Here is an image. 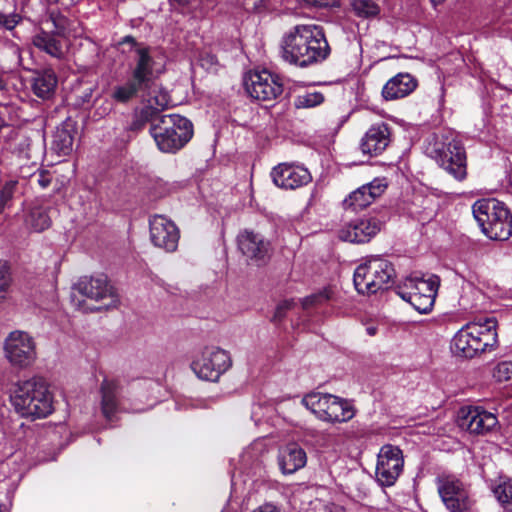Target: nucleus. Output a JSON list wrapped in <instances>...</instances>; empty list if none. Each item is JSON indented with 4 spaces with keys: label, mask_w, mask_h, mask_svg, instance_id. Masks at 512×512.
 I'll use <instances>...</instances> for the list:
<instances>
[{
    "label": "nucleus",
    "mask_w": 512,
    "mask_h": 512,
    "mask_svg": "<svg viewBox=\"0 0 512 512\" xmlns=\"http://www.w3.org/2000/svg\"><path fill=\"white\" fill-rule=\"evenodd\" d=\"M391 142V131L384 122L373 124L364 134L360 142V150L369 156L380 155Z\"/></svg>",
    "instance_id": "nucleus-21"
},
{
    "label": "nucleus",
    "mask_w": 512,
    "mask_h": 512,
    "mask_svg": "<svg viewBox=\"0 0 512 512\" xmlns=\"http://www.w3.org/2000/svg\"><path fill=\"white\" fill-rule=\"evenodd\" d=\"M238 247L249 259L264 263L269 258V242L252 231L245 230L238 235Z\"/></svg>",
    "instance_id": "nucleus-22"
},
{
    "label": "nucleus",
    "mask_w": 512,
    "mask_h": 512,
    "mask_svg": "<svg viewBox=\"0 0 512 512\" xmlns=\"http://www.w3.org/2000/svg\"><path fill=\"white\" fill-rule=\"evenodd\" d=\"M387 184L384 180L374 179L372 182L362 185L353 192H351L343 201L345 210L354 212L360 211L371 205L378 197H380Z\"/></svg>",
    "instance_id": "nucleus-20"
},
{
    "label": "nucleus",
    "mask_w": 512,
    "mask_h": 512,
    "mask_svg": "<svg viewBox=\"0 0 512 512\" xmlns=\"http://www.w3.org/2000/svg\"><path fill=\"white\" fill-rule=\"evenodd\" d=\"M23 192V183L11 177L0 183V214L12 205L13 199Z\"/></svg>",
    "instance_id": "nucleus-32"
},
{
    "label": "nucleus",
    "mask_w": 512,
    "mask_h": 512,
    "mask_svg": "<svg viewBox=\"0 0 512 512\" xmlns=\"http://www.w3.org/2000/svg\"><path fill=\"white\" fill-rule=\"evenodd\" d=\"M252 512H281V509L271 502H266L255 508Z\"/></svg>",
    "instance_id": "nucleus-48"
},
{
    "label": "nucleus",
    "mask_w": 512,
    "mask_h": 512,
    "mask_svg": "<svg viewBox=\"0 0 512 512\" xmlns=\"http://www.w3.org/2000/svg\"><path fill=\"white\" fill-rule=\"evenodd\" d=\"M47 15L54 28L52 32L68 38L73 31V22L58 9L48 10Z\"/></svg>",
    "instance_id": "nucleus-33"
},
{
    "label": "nucleus",
    "mask_w": 512,
    "mask_h": 512,
    "mask_svg": "<svg viewBox=\"0 0 512 512\" xmlns=\"http://www.w3.org/2000/svg\"><path fill=\"white\" fill-rule=\"evenodd\" d=\"M100 391L101 412L105 419H107L108 421H112L115 414L120 410V384L116 380L105 379L101 384Z\"/></svg>",
    "instance_id": "nucleus-25"
},
{
    "label": "nucleus",
    "mask_w": 512,
    "mask_h": 512,
    "mask_svg": "<svg viewBox=\"0 0 512 512\" xmlns=\"http://www.w3.org/2000/svg\"><path fill=\"white\" fill-rule=\"evenodd\" d=\"M329 54L330 46L324 29L318 25H296L282 41V58L299 67L320 63Z\"/></svg>",
    "instance_id": "nucleus-1"
},
{
    "label": "nucleus",
    "mask_w": 512,
    "mask_h": 512,
    "mask_svg": "<svg viewBox=\"0 0 512 512\" xmlns=\"http://www.w3.org/2000/svg\"><path fill=\"white\" fill-rule=\"evenodd\" d=\"M493 377L499 382L511 380L512 361H503L499 363L494 369Z\"/></svg>",
    "instance_id": "nucleus-40"
},
{
    "label": "nucleus",
    "mask_w": 512,
    "mask_h": 512,
    "mask_svg": "<svg viewBox=\"0 0 512 512\" xmlns=\"http://www.w3.org/2000/svg\"><path fill=\"white\" fill-rule=\"evenodd\" d=\"M495 318L480 319L466 324L453 337L451 349L457 356L473 358L497 344Z\"/></svg>",
    "instance_id": "nucleus-4"
},
{
    "label": "nucleus",
    "mask_w": 512,
    "mask_h": 512,
    "mask_svg": "<svg viewBox=\"0 0 512 512\" xmlns=\"http://www.w3.org/2000/svg\"><path fill=\"white\" fill-rule=\"evenodd\" d=\"M302 404L320 420L329 423L348 422L355 416L352 403L332 394L313 392L302 399Z\"/></svg>",
    "instance_id": "nucleus-10"
},
{
    "label": "nucleus",
    "mask_w": 512,
    "mask_h": 512,
    "mask_svg": "<svg viewBox=\"0 0 512 512\" xmlns=\"http://www.w3.org/2000/svg\"><path fill=\"white\" fill-rule=\"evenodd\" d=\"M147 122L142 120V117L136 112L135 118L131 123V129L134 131L141 130Z\"/></svg>",
    "instance_id": "nucleus-49"
},
{
    "label": "nucleus",
    "mask_w": 512,
    "mask_h": 512,
    "mask_svg": "<svg viewBox=\"0 0 512 512\" xmlns=\"http://www.w3.org/2000/svg\"><path fill=\"white\" fill-rule=\"evenodd\" d=\"M324 101L322 93L313 91L299 94L294 99V106L298 109L313 108Z\"/></svg>",
    "instance_id": "nucleus-35"
},
{
    "label": "nucleus",
    "mask_w": 512,
    "mask_h": 512,
    "mask_svg": "<svg viewBox=\"0 0 512 512\" xmlns=\"http://www.w3.org/2000/svg\"><path fill=\"white\" fill-rule=\"evenodd\" d=\"M11 285L9 268L5 262L0 261V301L6 297Z\"/></svg>",
    "instance_id": "nucleus-41"
},
{
    "label": "nucleus",
    "mask_w": 512,
    "mask_h": 512,
    "mask_svg": "<svg viewBox=\"0 0 512 512\" xmlns=\"http://www.w3.org/2000/svg\"><path fill=\"white\" fill-rule=\"evenodd\" d=\"M74 126L65 122L53 134L51 149L59 156H67L73 150Z\"/></svg>",
    "instance_id": "nucleus-29"
},
{
    "label": "nucleus",
    "mask_w": 512,
    "mask_h": 512,
    "mask_svg": "<svg viewBox=\"0 0 512 512\" xmlns=\"http://www.w3.org/2000/svg\"><path fill=\"white\" fill-rule=\"evenodd\" d=\"M333 298V291L331 288H324L322 291L312 294L302 300L304 309L322 305Z\"/></svg>",
    "instance_id": "nucleus-38"
},
{
    "label": "nucleus",
    "mask_w": 512,
    "mask_h": 512,
    "mask_svg": "<svg viewBox=\"0 0 512 512\" xmlns=\"http://www.w3.org/2000/svg\"><path fill=\"white\" fill-rule=\"evenodd\" d=\"M161 111L159 107H155L153 104L148 103L144 106L138 114L142 117V120L147 123L154 124L162 115H159Z\"/></svg>",
    "instance_id": "nucleus-42"
},
{
    "label": "nucleus",
    "mask_w": 512,
    "mask_h": 512,
    "mask_svg": "<svg viewBox=\"0 0 512 512\" xmlns=\"http://www.w3.org/2000/svg\"><path fill=\"white\" fill-rule=\"evenodd\" d=\"M278 462L284 474H292L305 466L306 452L295 443L288 444L280 451Z\"/></svg>",
    "instance_id": "nucleus-26"
},
{
    "label": "nucleus",
    "mask_w": 512,
    "mask_h": 512,
    "mask_svg": "<svg viewBox=\"0 0 512 512\" xmlns=\"http://www.w3.org/2000/svg\"><path fill=\"white\" fill-rule=\"evenodd\" d=\"M271 176L276 186L283 189H297L311 182L310 172L303 166L281 163L274 167Z\"/></svg>",
    "instance_id": "nucleus-18"
},
{
    "label": "nucleus",
    "mask_w": 512,
    "mask_h": 512,
    "mask_svg": "<svg viewBox=\"0 0 512 512\" xmlns=\"http://www.w3.org/2000/svg\"><path fill=\"white\" fill-rule=\"evenodd\" d=\"M404 467V457L397 446L386 444L377 455L375 479L383 487L393 486Z\"/></svg>",
    "instance_id": "nucleus-14"
},
{
    "label": "nucleus",
    "mask_w": 512,
    "mask_h": 512,
    "mask_svg": "<svg viewBox=\"0 0 512 512\" xmlns=\"http://www.w3.org/2000/svg\"><path fill=\"white\" fill-rule=\"evenodd\" d=\"M382 225L377 218L359 219L343 226L338 232V237L350 243H366L380 232Z\"/></svg>",
    "instance_id": "nucleus-19"
},
{
    "label": "nucleus",
    "mask_w": 512,
    "mask_h": 512,
    "mask_svg": "<svg viewBox=\"0 0 512 512\" xmlns=\"http://www.w3.org/2000/svg\"><path fill=\"white\" fill-rule=\"evenodd\" d=\"M427 155L457 181L467 176L464 146L451 132L434 133L428 138Z\"/></svg>",
    "instance_id": "nucleus-3"
},
{
    "label": "nucleus",
    "mask_w": 512,
    "mask_h": 512,
    "mask_svg": "<svg viewBox=\"0 0 512 512\" xmlns=\"http://www.w3.org/2000/svg\"><path fill=\"white\" fill-rule=\"evenodd\" d=\"M366 332L370 336H375L377 334V327L374 325L367 326Z\"/></svg>",
    "instance_id": "nucleus-52"
},
{
    "label": "nucleus",
    "mask_w": 512,
    "mask_h": 512,
    "mask_svg": "<svg viewBox=\"0 0 512 512\" xmlns=\"http://www.w3.org/2000/svg\"><path fill=\"white\" fill-rule=\"evenodd\" d=\"M16 152L21 160L34 161L33 144L29 138L20 140L17 144Z\"/></svg>",
    "instance_id": "nucleus-39"
},
{
    "label": "nucleus",
    "mask_w": 512,
    "mask_h": 512,
    "mask_svg": "<svg viewBox=\"0 0 512 512\" xmlns=\"http://www.w3.org/2000/svg\"><path fill=\"white\" fill-rule=\"evenodd\" d=\"M498 424L497 417L481 407H462L458 414V425L472 434H485Z\"/></svg>",
    "instance_id": "nucleus-17"
},
{
    "label": "nucleus",
    "mask_w": 512,
    "mask_h": 512,
    "mask_svg": "<svg viewBox=\"0 0 512 512\" xmlns=\"http://www.w3.org/2000/svg\"><path fill=\"white\" fill-rule=\"evenodd\" d=\"M417 87V80L409 73H398L386 82L382 89L385 100L404 98Z\"/></svg>",
    "instance_id": "nucleus-24"
},
{
    "label": "nucleus",
    "mask_w": 512,
    "mask_h": 512,
    "mask_svg": "<svg viewBox=\"0 0 512 512\" xmlns=\"http://www.w3.org/2000/svg\"><path fill=\"white\" fill-rule=\"evenodd\" d=\"M124 43H129L131 44L132 46H136V48L138 47L135 39L132 37V36H126L123 38V40L121 41V44H124Z\"/></svg>",
    "instance_id": "nucleus-51"
},
{
    "label": "nucleus",
    "mask_w": 512,
    "mask_h": 512,
    "mask_svg": "<svg viewBox=\"0 0 512 512\" xmlns=\"http://www.w3.org/2000/svg\"><path fill=\"white\" fill-rule=\"evenodd\" d=\"M72 301L83 311L116 307L119 298L105 276L83 277L74 286Z\"/></svg>",
    "instance_id": "nucleus-6"
},
{
    "label": "nucleus",
    "mask_w": 512,
    "mask_h": 512,
    "mask_svg": "<svg viewBox=\"0 0 512 512\" xmlns=\"http://www.w3.org/2000/svg\"><path fill=\"white\" fill-rule=\"evenodd\" d=\"M152 243L166 252H174L178 247L180 232L173 221L163 215H154L149 220Z\"/></svg>",
    "instance_id": "nucleus-16"
},
{
    "label": "nucleus",
    "mask_w": 512,
    "mask_h": 512,
    "mask_svg": "<svg viewBox=\"0 0 512 512\" xmlns=\"http://www.w3.org/2000/svg\"><path fill=\"white\" fill-rule=\"evenodd\" d=\"M46 5H56L60 3L61 0H41Z\"/></svg>",
    "instance_id": "nucleus-53"
},
{
    "label": "nucleus",
    "mask_w": 512,
    "mask_h": 512,
    "mask_svg": "<svg viewBox=\"0 0 512 512\" xmlns=\"http://www.w3.org/2000/svg\"><path fill=\"white\" fill-rule=\"evenodd\" d=\"M51 208L46 205L34 203L25 215V225L34 232H42L51 226Z\"/></svg>",
    "instance_id": "nucleus-28"
},
{
    "label": "nucleus",
    "mask_w": 512,
    "mask_h": 512,
    "mask_svg": "<svg viewBox=\"0 0 512 512\" xmlns=\"http://www.w3.org/2000/svg\"><path fill=\"white\" fill-rule=\"evenodd\" d=\"M57 77L53 70L38 72L33 78L32 90L41 99H49L56 88Z\"/></svg>",
    "instance_id": "nucleus-31"
},
{
    "label": "nucleus",
    "mask_w": 512,
    "mask_h": 512,
    "mask_svg": "<svg viewBox=\"0 0 512 512\" xmlns=\"http://www.w3.org/2000/svg\"><path fill=\"white\" fill-rule=\"evenodd\" d=\"M36 161H31L30 166L22 165L19 168V178H17L20 182L23 183V187L25 186L26 178L32 176L34 177L35 173L32 170L36 169Z\"/></svg>",
    "instance_id": "nucleus-45"
},
{
    "label": "nucleus",
    "mask_w": 512,
    "mask_h": 512,
    "mask_svg": "<svg viewBox=\"0 0 512 512\" xmlns=\"http://www.w3.org/2000/svg\"><path fill=\"white\" fill-rule=\"evenodd\" d=\"M483 233L493 240H507L512 235V215L507 206L496 199H481L472 207Z\"/></svg>",
    "instance_id": "nucleus-7"
},
{
    "label": "nucleus",
    "mask_w": 512,
    "mask_h": 512,
    "mask_svg": "<svg viewBox=\"0 0 512 512\" xmlns=\"http://www.w3.org/2000/svg\"><path fill=\"white\" fill-rule=\"evenodd\" d=\"M494 494L501 506L508 512H512V482L499 484Z\"/></svg>",
    "instance_id": "nucleus-37"
},
{
    "label": "nucleus",
    "mask_w": 512,
    "mask_h": 512,
    "mask_svg": "<svg viewBox=\"0 0 512 512\" xmlns=\"http://www.w3.org/2000/svg\"><path fill=\"white\" fill-rule=\"evenodd\" d=\"M171 5L175 7H185L187 6L191 0H168Z\"/></svg>",
    "instance_id": "nucleus-50"
},
{
    "label": "nucleus",
    "mask_w": 512,
    "mask_h": 512,
    "mask_svg": "<svg viewBox=\"0 0 512 512\" xmlns=\"http://www.w3.org/2000/svg\"><path fill=\"white\" fill-rule=\"evenodd\" d=\"M147 89L150 88L131 76L126 82L113 87L111 98L118 103L125 104L139 95L143 96Z\"/></svg>",
    "instance_id": "nucleus-30"
},
{
    "label": "nucleus",
    "mask_w": 512,
    "mask_h": 512,
    "mask_svg": "<svg viewBox=\"0 0 512 512\" xmlns=\"http://www.w3.org/2000/svg\"><path fill=\"white\" fill-rule=\"evenodd\" d=\"M4 353L12 366L20 369L30 367L36 360L35 342L28 333L13 331L5 339Z\"/></svg>",
    "instance_id": "nucleus-13"
},
{
    "label": "nucleus",
    "mask_w": 512,
    "mask_h": 512,
    "mask_svg": "<svg viewBox=\"0 0 512 512\" xmlns=\"http://www.w3.org/2000/svg\"><path fill=\"white\" fill-rule=\"evenodd\" d=\"M135 52V67L131 76L151 89L154 60L150 54V48L138 46Z\"/></svg>",
    "instance_id": "nucleus-27"
},
{
    "label": "nucleus",
    "mask_w": 512,
    "mask_h": 512,
    "mask_svg": "<svg viewBox=\"0 0 512 512\" xmlns=\"http://www.w3.org/2000/svg\"><path fill=\"white\" fill-rule=\"evenodd\" d=\"M150 134L161 152L176 153L191 140L193 124L179 114L162 115L150 126Z\"/></svg>",
    "instance_id": "nucleus-5"
},
{
    "label": "nucleus",
    "mask_w": 512,
    "mask_h": 512,
    "mask_svg": "<svg viewBox=\"0 0 512 512\" xmlns=\"http://www.w3.org/2000/svg\"><path fill=\"white\" fill-rule=\"evenodd\" d=\"M6 84L4 80L0 77V90H3L5 88Z\"/></svg>",
    "instance_id": "nucleus-55"
},
{
    "label": "nucleus",
    "mask_w": 512,
    "mask_h": 512,
    "mask_svg": "<svg viewBox=\"0 0 512 512\" xmlns=\"http://www.w3.org/2000/svg\"><path fill=\"white\" fill-rule=\"evenodd\" d=\"M292 305H293V302L289 301V300H285V301L281 302L275 310L273 320L281 321L285 317L286 312L289 309H291Z\"/></svg>",
    "instance_id": "nucleus-46"
},
{
    "label": "nucleus",
    "mask_w": 512,
    "mask_h": 512,
    "mask_svg": "<svg viewBox=\"0 0 512 512\" xmlns=\"http://www.w3.org/2000/svg\"><path fill=\"white\" fill-rule=\"evenodd\" d=\"M21 16L17 13H4L0 11V27L6 30H13L21 21Z\"/></svg>",
    "instance_id": "nucleus-43"
},
{
    "label": "nucleus",
    "mask_w": 512,
    "mask_h": 512,
    "mask_svg": "<svg viewBox=\"0 0 512 512\" xmlns=\"http://www.w3.org/2000/svg\"><path fill=\"white\" fill-rule=\"evenodd\" d=\"M34 177L41 188H47L51 183V176L46 171H41L40 173L35 174Z\"/></svg>",
    "instance_id": "nucleus-47"
},
{
    "label": "nucleus",
    "mask_w": 512,
    "mask_h": 512,
    "mask_svg": "<svg viewBox=\"0 0 512 512\" xmlns=\"http://www.w3.org/2000/svg\"><path fill=\"white\" fill-rule=\"evenodd\" d=\"M246 92L258 101H271L283 92V85L277 75L267 70L250 72L244 79Z\"/></svg>",
    "instance_id": "nucleus-15"
},
{
    "label": "nucleus",
    "mask_w": 512,
    "mask_h": 512,
    "mask_svg": "<svg viewBox=\"0 0 512 512\" xmlns=\"http://www.w3.org/2000/svg\"><path fill=\"white\" fill-rule=\"evenodd\" d=\"M351 6L355 14L362 18H373L380 12L379 6L372 0H352Z\"/></svg>",
    "instance_id": "nucleus-34"
},
{
    "label": "nucleus",
    "mask_w": 512,
    "mask_h": 512,
    "mask_svg": "<svg viewBox=\"0 0 512 512\" xmlns=\"http://www.w3.org/2000/svg\"><path fill=\"white\" fill-rule=\"evenodd\" d=\"M88 90H89V92L85 93V96L83 98V102H89V100H90V98L92 96V89L89 88Z\"/></svg>",
    "instance_id": "nucleus-54"
},
{
    "label": "nucleus",
    "mask_w": 512,
    "mask_h": 512,
    "mask_svg": "<svg viewBox=\"0 0 512 512\" xmlns=\"http://www.w3.org/2000/svg\"><path fill=\"white\" fill-rule=\"evenodd\" d=\"M439 285L440 278L436 275H412L397 288V294L419 313L426 314L434 306Z\"/></svg>",
    "instance_id": "nucleus-9"
},
{
    "label": "nucleus",
    "mask_w": 512,
    "mask_h": 512,
    "mask_svg": "<svg viewBox=\"0 0 512 512\" xmlns=\"http://www.w3.org/2000/svg\"><path fill=\"white\" fill-rule=\"evenodd\" d=\"M231 366L229 354L220 348H205L191 363L193 372L203 380L217 381Z\"/></svg>",
    "instance_id": "nucleus-12"
},
{
    "label": "nucleus",
    "mask_w": 512,
    "mask_h": 512,
    "mask_svg": "<svg viewBox=\"0 0 512 512\" xmlns=\"http://www.w3.org/2000/svg\"><path fill=\"white\" fill-rule=\"evenodd\" d=\"M199 63L207 71L216 70L218 60L214 54L209 51H203L199 56Z\"/></svg>",
    "instance_id": "nucleus-44"
},
{
    "label": "nucleus",
    "mask_w": 512,
    "mask_h": 512,
    "mask_svg": "<svg viewBox=\"0 0 512 512\" xmlns=\"http://www.w3.org/2000/svg\"><path fill=\"white\" fill-rule=\"evenodd\" d=\"M0 512H4L3 506L0 504Z\"/></svg>",
    "instance_id": "nucleus-57"
},
{
    "label": "nucleus",
    "mask_w": 512,
    "mask_h": 512,
    "mask_svg": "<svg viewBox=\"0 0 512 512\" xmlns=\"http://www.w3.org/2000/svg\"><path fill=\"white\" fill-rule=\"evenodd\" d=\"M438 493L450 512H467L473 506L468 486L454 475L437 478Z\"/></svg>",
    "instance_id": "nucleus-11"
},
{
    "label": "nucleus",
    "mask_w": 512,
    "mask_h": 512,
    "mask_svg": "<svg viewBox=\"0 0 512 512\" xmlns=\"http://www.w3.org/2000/svg\"><path fill=\"white\" fill-rule=\"evenodd\" d=\"M147 90L149 91L147 94V103L153 104L155 107H159L160 111L166 109L170 105L171 99L169 93L163 88L152 86L151 89Z\"/></svg>",
    "instance_id": "nucleus-36"
},
{
    "label": "nucleus",
    "mask_w": 512,
    "mask_h": 512,
    "mask_svg": "<svg viewBox=\"0 0 512 512\" xmlns=\"http://www.w3.org/2000/svg\"><path fill=\"white\" fill-rule=\"evenodd\" d=\"M395 276L393 265L381 257H371L354 272V285L361 294H374L387 288Z\"/></svg>",
    "instance_id": "nucleus-8"
},
{
    "label": "nucleus",
    "mask_w": 512,
    "mask_h": 512,
    "mask_svg": "<svg viewBox=\"0 0 512 512\" xmlns=\"http://www.w3.org/2000/svg\"><path fill=\"white\" fill-rule=\"evenodd\" d=\"M10 401L15 411L24 418H45L53 411V397L46 381L38 376L14 383Z\"/></svg>",
    "instance_id": "nucleus-2"
},
{
    "label": "nucleus",
    "mask_w": 512,
    "mask_h": 512,
    "mask_svg": "<svg viewBox=\"0 0 512 512\" xmlns=\"http://www.w3.org/2000/svg\"><path fill=\"white\" fill-rule=\"evenodd\" d=\"M33 44L36 48L57 59H62L69 47L67 37L45 30H41L33 37Z\"/></svg>",
    "instance_id": "nucleus-23"
},
{
    "label": "nucleus",
    "mask_w": 512,
    "mask_h": 512,
    "mask_svg": "<svg viewBox=\"0 0 512 512\" xmlns=\"http://www.w3.org/2000/svg\"><path fill=\"white\" fill-rule=\"evenodd\" d=\"M444 0H431L432 4L433 5H437V4H440L442 3Z\"/></svg>",
    "instance_id": "nucleus-56"
}]
</instances>
